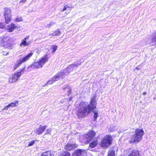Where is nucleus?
<instances>
[{"mask_svg": "<svg viewBox=\"0 0 156 156\" xmlns=\"http://www.w3.org/2000/svg\"><path fill=\"white\" fill-rule=\"evenodd\" d=\"M47 61L48 58L47 57H45L44 58H42L39 62H35L29 66V67L32 69L41 68Z\"/></svg>", "mask_w": 156, "mask_h": 156, "instance_id": "20e7f679", "label": "nucleus"}, {"mask_svg": "<svg viewBox=\"0 0 156 156\" xmlns=\"http://www.w3.org/2000/svg\"><path fill=\"white\" fill-rule=\"evenodd\" d=\"M24 68L22 69L20 71L16 72L12 75V77L9 79V83H12L17 81L20 79L21 75L23 74L24 73Z\"/></svg>", "mask_w": 156, "mask_h": 156, "instance_id": "39448f33", "label": "nucleus"}, {"mask_svg": "<svg viewBox=\"0 0 156 156\" xmlns=\"http://www.w3.org/2000/svg\"><path fill=\"white\" fill-rule=\"evenodd\" d=\"M3 55H6L8 54V52H5L4 51H3V52H2Z\"/></svg>", "mask_w": 156, "mask_h": 156, "instance_id": "c9c22d12", "label": "nucleus"}, {"mask_svg": "<svg viewBox=\"0 0 156 156\" xmlns=\"http://www.w3.org/2000/svg\"><path fill=\"white\" fill-rule=\"evenodd\" d=\"M23 19L21 17H17L15 20L17 22H20L22 21Z\"/></svg>", "mask_w": 156, "mask_h": 156, "instance_id": "c85d7f7f", "label": "nucleus"}, {"mask_svg": "<svg viewBox=\"0 0 156 156\" xmlns=\"http://www.w3.org/2000/svg\"><path fill=\"white\" fill-rule=\"evenodd\" d=\"M61 34V32L59 30H57L55 31L52 34V36H60Z\"/></svg>", "mask_w": 156, "mask_h": 156, "instance_id": "5701e85b", "label": "nucleus"}, {"mask_svg": "<svg viewBox=\"0 0 156 156\" xmlns=\"http://www.w3.org/2000/svg\"><path fill=\"white\" fill-rule=\"evenodd\" d=\"M95 133L94 131H90L88 133L84 135L83 137L86 138V141L89 142L95 136Z\"/></svg>", "mask_w": 156, "mask_h": 156, "instance_id": "6e6552de", "label": "nucleus"}, {"mask_svg": "<svg viewBox=\"0 0 156 156\" xmlns=\"http://www.w3.org/2000/svg\"><path fill=\"white\" fill-rule=\"evenodd\" d=\"M98 144L97 140H94L91 142L89 144V147L91 148H94Z\"/></svg>", "mask_w": 156, "mask_h": 156, "instance_id": "6ab92c4d", "label": "nucleus"}, {"mask_svg": "<svg viewBox=\"0 0 156 156\" xmlns=\"http://www.w3.org/2000/svg\"><path fill=\"white\" fill-rule=\"evenodd\" d=\"M129 156H140V155L138 150H135L130 152Z\"/></svg>", "mask_w": 156, "mask_h": 156, "instance_id": "a211bd4d", "label": "nucleus"}, {"mask_svg": "<svg viewBox=\"0 0 156 156\" xmlns=\"http://www.w3.org/2000/svg\"><path fill=\"white\" fill-rule=\"evenodd\" d=\"M10 10L9 9L7 8L5 9V12L4 13L5 22L6 23H8L11 19V17L10 15Z\"/></svg>", "mask_w": 156, "mask_h": 156, "instance_id": "1a4fd4ad", "label": "nucleus"}, {"mask_svg": "<svg viewBox=\"0 0 156 156\" xmlns=\"http://www.w3.org/2000/svg\"><path fill=\"white\" fill-rule=\"evenodd\" d=\"M53 23H52V22H50L49 24H48L47 25L46 27H51V25H52Z\"/></svg>", "mask_w": 156, "mask_h": 156, "instance_id": "2f4dec72", "label": "nucleus"}, {"mask_svg": "<svg viewBox=\"0 0 156 156\" xmlns=\"http://www.w3.org/2000/svg\"><path fill=\"white\" fill-rule=\"evenodd\" d=\"M147 93H146V92H144L143 93V94L144 95H145Z\"/></svg>", "mask_w": 156, "mask_h": 156, "instance_id": "ea45409f", "label": "nucleus"}, {"mask_svg": "<svg viewBox=\"0 0 156 156\" xmlns=\"http://www.w3.org/2000/svg\"><path fill=\"white\" fill-rule=\"evenodd\" d=\"M96 106V102L94 97L91 99L89 104L87 102L82 101L77 107V115L79 117L81 118L92 112L94 114V117L95 121L98 117V111L94 109Z\"/></svg>", "mask_w": 156, "mask_h": 156, "instance_id": "f257e3e1", "label": "nucleus"}, {"mask_svg": "<svg viewBox=\"0 0 156 156\" xmlns=\"http://www.w3.org/2000/svg\"><path fill=\"white\" fill-rule=\"evenodd\" d=\"M9 39H10V37L7 36H4L3 38L0 37V45L3 47V44H4V43Z\"/></svg>", "mask_w": 156, "mask_h": 156, "instance_id": "f3484780", "label": "nucleus"}, {"mask_svg": "<svg viewBox=\"0 0 156 156\" xmlns=\"http://www.w3.org/2000/svg\"><path fill=\"white\" fill-rule=\"evenodd\" d=\"M112 137L110 135H107L102 139L101 145L103 147H107L111 144Z\"/></svg>", "mask_w": 156, "mask_h": 156, "instance_id": "423d86ee", "label": "nucleus"}, {"mask_svg": "<svg viewBox=\"0 0 156 156\" xmlns=\"http://www.w3.org/2000/svg\"><path fill=\"white\" fill-rule=\"evenodd\" d=\"M72 97H69V101H71L72 100Z\"/></svg>", "mask_w": 156, "mask_h": 156, "instance_id": "58836bf2", "label": "nucleus"}, {"mask_svg": "<svg viewBox=\"0 0 156 156\" xmlns=\"http://www.w3.org/2000/svg\"><path fill=\"white\" fill-rule=\"evenodd\" d=\"M18 102L17 101H15V102L11 103L10 104L8 105V106L9 107H15L16 106L18 105Z\"/></svg>", "mask_w": 156, "mask_h": 156, "instance_id": "4be33fe9", "label": "nucleus"}, {"mask_svg": "<svg viewBox=\"0 0 156 156\" xmlns=\"http://www.w3.org/2000/svg\"><path fill=\"white\" fill-rule=\"evenodd\" d=\"M65 90V91L67 92L68 93L67 94L68 96H69V94L71 92V90L68 87H66L64 88Z\"/></svg>", "mask_w": 156, "mask_h": 156, "instance_id": "a878e982", "label": "nucleus"}, {"mask_svg": "<svg viewBox=\"0 0 156 156\" xmlns=\"http://www.w3.org/2000/svg\"><path fill=\"white\" fill-rule=\"evenodd\" d=\"M69 73L66 69L61 71L59 73L56 74L51 80L47 82V84H51L54 82L58 80L59 78H63Z\"/></svg>", "mask_w": 156, "mask_h": 156, "instance_id": "7ed1b4c3", "label": "nucleus"}, {"mask_svg": "<svg viewBox=\"0 0 156 156\" xmlns=\"http://www.w3.org/2000/svg\"><path fill=\"white\" fill-rule=\"evenodd\" d=\"M26 2H27L26 0H22L20 2V3H24Z\"/></svg>", "mask_w": 156, "mask_h": 156, "instance_id": "f704fd0d", "label": "nucleus"}, {"mask_svg": "<svg viewBox=\"0 0 156 156\" xmlns=\"http://www.w3.org/2000/svg\"><path fill=\"white\" fill-rule=\"evenodd\" d=\"M29 36H27L26 37H24L23 39L25 40H26H26H28L29 39Z\"/></svg>", "mask_w": 156, "mask_h": 156, "instance_id": "e433bc0d", "label": "nucleus"}, {"mask_svg": "<svg viewBox=\"0 0 156 156\" xmlns=\"http://www.w3.org/2000/svg\"><path fill=\"white\" fill-rule=\"evenodd\" d=\"M37 141V140H32L30 141L29 142L28 145L29 146H31L33 145L35 141Z\"/></svg>", "mask_w": 156, "mask_h": 156, "instance_id": "c756f323", "label": "nucleus"}, {"mask_svg": "<svg viewBox=\"0 0 156 156\" xmlns=\"http://www.w3.org/2000/svg\"><path fill=\"white\" fill-rule=\"evenodd\" d=\"M140 69L139 68H138V67H136L134 69V71H135V72H137V70H138Z\"/></svg>", "mask_w": 156, "mask_h": 156, "instance_id": "4c0bfd02", "label": "nucleus"}, {"mask_svg": "<svg viewBox=\"0 0 156 156\" xmlns=\"http://www.w3.org/2000/svg\"><path fill=\"white\" fill-rule=\"evenodd\" d=\"M52 47L53 49L52 52L54 53L57 50V46L56 45H54L52 46Z\"/></svg>", "mask_w": 156, "mask_h": 156, "instance_id": "7c9ffc66", "label": "nucleus"}, {"mask_svg": "<svg viewBox=\"0 0 156 156\" xmlns=\"http://www.w3.org/2000/svg\"><path fill=\"white\" fill-rule=\"evenodd\" d=\"M144 133V131L142 129H136L135 134L131 136L130 140H129V142L131 143L139 142L142 139Z\"/></svg>", "mask_w": 156, "mask_h": 156, "instance_id": "f03ea898", "label": "nucleus"}, {"mask_svg": "<svg viewBox=\"0 0 156 156\" xmlns=\"http://www.w3.org/2000/svg\"><path fill=\"white\" fill-rule=\"evenodd\" d=\"M9 108V107L8 106V105L5 106L4 108L2 109V110H7Z\"/></svg>", "mask_w": 156, "mask_h": 156, "instance_id": "72a5a7b5", "label": "nucleus"}, {"mask_svg": "<svg viewBox=\"0 0 156 156\" xmlns=\"http://www.w3.org/2000/svg\"><path fill=\"white\" fill-rule=\"evenodd\" d=\"M60 156H70V154L67 151H64Z\"/></svg>", "mask_w": 156, "mask_h": 156, "instance_id": "bb28decb", "label": "nucleus"}, {"mask_svg": "<svg viewBox=\"0 0 156 156\" xmlns=\"http://www.w3.org/2000/svg\"><path fill=\"white\" fill-rule=\"evenodd\" d=\"M51 129H47V130H46V134H47V133H49V134H50V133L51 132Z\"/></svg>", "mask_w": 156, "mask_h": 156, "instance_id": "473e14b6", "label": "nucleus"}, {"mask_svg": "<svg viewBox=\"0 0 156 156\" xmlns=\"http://www.w3.org/2000/svg\"><path fill=\"white\" fill-rule=\"evenodd\" d=\"M86 151L83 149H77L73 154V156H86Z\"/></svg>", "mask_w": 156, "mask_h": 156, "instance_id": "9d476101", "label": "nucleus"}, {"mask_svg": "<svg viewBox=\"0 0 156 156\" xmlns=\"http://www.w3.org/2000/svg\"><path fill=\"white\" fill-rule=\"evenodd\" d=\"M146 41L147 43L149 44L156 43V31L153 33L152 37L151 38H148Z\"/></svg>", "mask_w": 156, "mask_h": 156, "instance_id": "ddd939ff", "label": "nucleus"}, {"mask_svg": "<svg viewBox=\"0 0 156 156\" xmlns=\"http://www.w3.org/2000/svg\"><path fill=\"white\" fill-rule=\"evenodd\" d=\"M18 29L17 26L13 23H11L8 25L7 27V29L9 32H12L14 29Z\"/></svg>", "mask_w": 156, "mask_h": 156, "instance_id": "dca6fc26", "label": "nucleus"}, {"mask_svg": "<svg viewBox=\"0 0 156 156\" xmlns=\"http://www.w3.org/2000/svg\"><path fill=\"white\" fill-rule=\"evenodd\" d=\"M30 43L27 42L26 41L23 40V39L22 40V42L20 44V46L21 47L23 46L24 47L27 46L29 45Z\"/></svg>", "mask_w": 156, "mask_h": 156, "instance_id": "aec40b11", "label": "nucleus"}, {"mask_svg": "<svg viewBox=\"0 0 156 156\" xmlns=\"http://www.w3.org/2000/svg\"><path fill=\"white\" fill-rule=\"evenodd\" d=\"M115 152L112 150H111L108 151V156H115Z\"/></svg>", "mask_w": 156, "mask_h": 156, "instance_id": "b1692460", "label": "nucleus"}, {"mask_svg": "<svg viewBox=\"0 0 156 156\" xmlns=\"http://www.w3.org/2000/svg\"><path fill=\"white\" fill-rule=\"evenodd\" d=\"M81 59L80 61H78L74 63L73 64H72L68 66L67 69H66L67 70V71L69 73L71 71H73L74 70H75L77 68L78 66L80 65L81 63L83 62V61H81Z\"/></svg>", "mask_w": 156, "mask_h": 156, "instance_id": "0eeeda50", "label": "nucleus"}, {"mask_svg": "<svg viewBox=\"0 0 156 156\" xmlns=\"http://www.w3.org/2000/svg\"><path fill=\"white\" fill-rule=\"evenodd\" d=\"M46 127V126H42L40 125L39 128L37 129L36 130L35 133L38 135L41 134L45 130Z\"/></svg>", "mask_w": 156, "mask_h": 156, "instance_id": "4468645a", "label": "nucleus"}, {"mask_svg": "<svg viewBox=\"0 0 156 156\" xmlns=\"http://www.w3.org/2000/svg\"><path fill=\"white\" fill-rule=\"evenodd\" d=\"M51 154L50 151H48L43 153L41 156H51Z\"/></svg>", "mask_w": 156, "mask_h": 156, "instance_id": "412c9836", "label": "nucleus"}, {"mask_svg": "<svg viewBox=\"0 0 156 156\" xmlns=\"http://www.w3.org/2000/svg\"><path fill=\"white\" fill-rule=\"evenodd\" d=\"M77 145L75 144H68L65 146V148L67 150L70 151L74 149L77 147Z\"/></svg>", "mask_w": 156, "mask_h": 156, "instance_id": "2eb2a0df", "label": "nucleus"}, {"mask_svg": "<svg viewBox=\"0 0 156 156\" xmlns=\"http://www.w3.org/2000/svg\"><path fill=\"white\" fill-rule=\"evenodd\" d=\"M71 8V5L70 4H67L66 5L64 6V8L63 9L62 11H64L65 10H66L67 8Z\"/></svg>", "mask_w": 156, "mask_h": 156, "instance_id": "cd10ccee", "label": "nucleus"}, {"mask_svg": "<svg viewBox=\"0 0 156 156\" xmlns=\"http://www.w3.org/2000/svg\"><path fill=\"white\" fill-rule=\"evenodd\" d=\"M22 63L20 62V61L19 60L16 62V64L14 66V69H16L17 67L19 66Z\"/></svg>", "mask_w": 156, "mask_h": 156, "instance_id": "393cba45", "label": "nucleus"}, {"mask_svg": "<svg viewBox=\"0 0 156 156\" xmlns=\"http://www.w3.org/2000/svg\"><path fill=\"white\" fill-rule=\"evenodd\" d=\"M33 54V53L32 51L27 54H26L23 58L20 59L19 60L20 62L22 63L27 62L30 59Z\"/></svg>", "mask_w": 156, "mask_h": 156, "instance_id": "9b49d317", "label": "nucleus"}, {"mask_svg": "<svg viewBox=\"0 0 156 156\" xmlns=\"http://www.w3.org/2000/svg\"><path fill=\"white\" fill-rule=\"evenodd\" d=\"M10 39L4 43L3 44V47L5 48H7L9 49H12L13 48L12 39L10 37Z\"/></svg>", "mask_w": 156, "mask_h": 156, "instance_id": "f8f14e48", "label": "nucleus"}]
</instances>
